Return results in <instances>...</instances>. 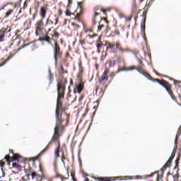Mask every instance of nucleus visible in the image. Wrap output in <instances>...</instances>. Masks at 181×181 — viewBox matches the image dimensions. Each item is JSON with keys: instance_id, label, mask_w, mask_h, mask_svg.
<instances>
[{"instance_id": "f257e3e1", "label": "nucleus", "mask_w": 181, "mask_h": 181, "mask_svg": "<svg viewBox=\"0 0 181 181\" xmlns=\"http://www.w3.org/2000/svg\"><path fill=\"white\" fill-rule=\"evenodd\" d=\"M56 118V126L54 127V134L51 141L47 145V146L49 145V148L52 146V144H57V146H60V134L61 132H63L66 127L69 125L70 116L64 113L62 116H60V117Z\"/></svg>"}, {"instance_id": "f03ea898", "label": "nucleus", "mask_w": 181, "mask_h": 181, "mask_svg": "<svg viewBox=\"0 0 181 181\" xmlns=\"http://www.w3.org/2000/svg\"><path fill=\"white\" fill-rule=\"evenodd\" d=\"M63 98H64V92L58 91V97L57 100V107L55 110L56 118H60V117H62L63 114H65L66 115H69V114L66 112V110H67V107L62 104V99Z\"/></svg>"}, {"instance_id": "7ed1b4c3", "label": "nucleus", "mask_w": 181, "mask_h": 181, "mask_svg": "<svg viewBox=\"0 0 181 181\" xmlns=\"http://www.w3.org/2000/svg\"><path fill=\"white\" fill-rule=\"evenodd\" d=\"M141 74H142V76H144L146 78H147V80H149L150 81H153V83H158V84L160 86H162V87H163L166 90V91H170V90H169V88H170V87H172V86H170V84L169 83H168L164 79L161 80V81H160L158 78H152L151 74H149L148 72L141 73Z\"/></svg>"}, {"instance_id": "20e7f679", "label": "nucleus", "mask_w": 181, "mask_h": 181, "mask_svg": "<svg viewBox=\"0 0 181 181\" xmlns=\"http://www.w3.org/2000/svg\"><path fill=\"white\" fill-rule=\"evenodd\" d=\"M146 15H147V13L146 11H144L142 14V18H144L141 20V35L143 39H144L145 42H146L147 40L146 34H145V23H146Z\"/></svg>"}, {"instance_id": "39448f33", "label": "nucleus", "mask_w": 181, "mask_h": 181, "mask_svg": "<svg viewBox=\"0 0 181 181\" xmlns=\"http://www.w3.org/2000/svg\"><path fill=\"white\" fill-rule=\"evenodd\" d=\"M21 158V156L19 154H13L12 157L9 155H6L4 157V159L7 162L8 165H11V162H15L16 160H19V158Z\"/></svg>"}, {"instance_id": "423d86ee", "label": "nucleus", "mask_w": 181, "mask_h": 181, "mask_svg": "<svg viewBox=\"0 0 181 181\" xmlns=\"http://www.w3.org/2000/svg\"><path fill=\"white\" fill-rule=\"evenodd\" d=\"M57 56L58 57H62V54L60 52V47L55 43L54 47V59L55 62V66L57 64Z\"/></svg>"}, {"instance_id": "0eeeda50", "label": "nucleus", "mask_w": 181, "mask_h": 181, "mask_svg": "<svg viewBox=\"0 0 181 181\" xmlns=\"http://www.w3.org/2000/svg\"><path fill=\"white\" fill-rule=\"evenodd\" d=\"M83 2H77L78 6H77V9H80L79 13H77V16L74 17V20H77L78 22H81V20L80 19V18H81L82 15L84 13V11L83 10V6H81V5H82Z\"/></svg>"}, {"instance_id": "6e6552de", "label": "nucleus", "mask_w": 181, "mask_h": 181, "mask_svg": "<svg viewBox=\"0 0 181 181\" xmlns=\"http://www.w3.org/2000/svg\"><path fill=\"white\" fill-rule=\"evenodd\" d=\"M138 7L136 6V0H134L132 6V16H134L135 21L138 18Z\"/></svg>"}, {"instance_id": "1a4fd4ad", "label": "nucleus", "mask_w": 181, "mask_h": 181, "mask_svg": "<svg viewBox=\"0 0 181 181\" xmlns=\"http://www.w3.org/2000/svg\"><path fill=\"white\" fill-rule=\"evenodd\" d=\"M132 70H136L138 71V73H139L140 74H142V73H146V72L141 71L135 66H132L129 68H127V67L119 68L118 72H119V71H131Z\"/></svg>"}, {"instance_id": "9d476101", "label": "nucleus", "mask_w": 181, "mask_h": 181, "mask_svg": "<svg viewBox=\"0 0 181 181\" xmlns=\"http://www.w3.org/2000/svg\"><path fill=\"white\" fill-rule=\"evenodd\" d=\"M49 146H50V144L47 146L41 152L39 153V154L35 157H31L29 158L30 160H32L33 162H35V160H39V158L43 155L45 152H47L49 151Z\"/></svg>"}, {"instance_id": "9b49d317", "label": "nucleus", "mask_w": 181, "mask_h": 181, "mask_svg": "<svg viewBox=\"0 0 181 181\" xmlns=\"http://www.w3.org/2000/svg\"><path fill=\"white\" fill-rule=\"evenodd\" d=\"M76 87L77 91H83L84 90V82H83V79L78 78L76 82Z\"/></svg>"}, {"instance_id": "f8f14e48", "label": "nucleus", "mask_w": 181, "mask_h": 181, "mask_svg": "<svg viewBox=\"0 0 181 181\" xmlns=\"http://www.w3.org/2000/svg\"><path fill=\"white\" fill-rule=\"evenodd\" d=\"M95 180L98 181H115V177H92Z\"/></svg>"}, {"instance_id": "ddd939ff", "label": "nucleus", "mask_w": 181, "mask_h": 181, "mask_svg": "<svg viewBox=\"0 0 181 181\" xmlns=\"http://www.w3.org/2000/svg\"><path fill=\"white\" fill-rule=\"evenodd\" d=\"M8 28L9 27H7V28H2L1 30H0V42H4V39L5 37V33H8L9 32H11V29L8 30Z\"/></svg>"}, {"instance_id": "4468645a", "label": "nucleus", "mask_w": 181, "mask_h": 181, "mask_svg": "<svg viewBox=\"0 0 181 181\" xmlns=\"http://www.w3.org/2000/svg\"><path fill=\"white\" fill-rule=\"evenodd\" d=\"M102 21L103 20V17L100 16V13L95 12L94 13V17L92 19V26H94V25H97V22H98V21Z\"/></svg>"}, {"instance_id": "2eb2a0df", "label": "nucleus", "mask_w": 181, "mask_h": 181, "mask_svg": "<svg viewBox=\"0 0 181 181\" xmlns=\"http://www.w3.org/2000/svg\"><path fill=\"white\" fill-rule=\"evenodd\" d=\"M108 69H105V71L103 72V74L101 77V78L98 79V81L100 84L104 83V81H107L108 80Z\"/></svg>"}, {"instance_id": "dca6fc26", "label": "nucleus", "mask_w": 181, "mask_h": 181, "mask_svg": "<svg viewBox=\"0 0 181 181\" xmlns=\"http://www.w3.org/2000/svg\"><path fill=\"white\" fill-rule=\"evenodd\" d=\"M174 158H175V153L173 152L171 156H170L168 160L163 166V168H165V169H166V168H170V165H172V160H173Z\"/></svg>"}, {"instance_id": "f3484780", "label": "nucleus", "mask_w": 181, "mask_h": 181, "mask_svg": "<svg viewBox=\"0 0 181 181\" xmlns=\"http://www.w3.org/2000/svg\"><path fill=\"white\" fill-rule=\"evenodd\" d=\"M66 174L67 177H64L59 173H57L56 177H57L58 179H61L62 181L67 180H69V177H70V175H69V172H67Z\"/></svg>"}, {"instance_id": "a211bd4d", "label": "nucleus", "mask_w": 181, "mask_h": 181, "mask_svg": "<svg viewBox=\"0 0 181 181\" xmlns=\"http://www.w3.org/2000/svg\"><path fill=\"white\" fill-rule=\"evenodd\" d=\"M54 158L55 159H57L60 158V146H57L54 150Z\"/></svg>"}, {"instance_id": "6ab92c4d", "label": "nucleus", "mask_w": 181, "mask_h": 181, "mask_svg": "<svg viewBox=\"0 0 181 181\" xmlns=\"http://www.w3.org/2000/svg\"><path fill=\"white\" fill-rule=\"evenodd\" d=\"M47 12V10H46V8L45 7H41L40 8V13L41 18L42 19H45V18H46Z\"/></svg>"}, {"instance_id": "aec40b11", "label": "nucleus", "mask_w": 181, "mask_h": 181, "mask_svg": "<svg viewBox=\"0 0 181 181\" xmlns=\"http://www.w3.org/2000/svg\"><path fill=\"white\" fill-rule=\"evenodd\" d=\"M180 157H181V154H178L176 160H175V166L174 167V170H176V169L177 170H179V162H180Z\"/></svg>"}, {"instance_id": "412c9836", "label": "nucleus", "mask_w": 181, "mask_h": 181, "mask_svg": "<svg viewBox=\"0 0 181 181\" xmlns=\"http://www.w3.org/2000/svg\"><path fill=\"white\" fill-rule=\"evenodd\" d=\"M37 26L36 28L37 30H43V26H45V24L43 23V18H42L37 23Z\"/></svg>"}, {"instance_id": "4be33fe9", "label": "nucleus", "mask_w": 181, "mask_h": 181, "mask_svg": "<svg viewBox=\"0 0 181 181\" xmlns=\"http://www.w3.org/2000/svg\"><path fill=\"white\" fill-rule=\"evenodd\" d=\"M57 91H66V86L63 83H57Z\"/></svg>"}, {"instance_id": "5701e85b", "label": "nucleus", "mask_w": 181, "mask_h": 181, "mask_svg": "<svg viewBox=\"0 0 181 181\" xmlns=\"http://www.w3.org/2000/svg\"><path fill=\"white\" fill-rule=\"evenodd\" d=\"M34 171L35 170L32 169L30 167H29L27 170H25L26 177H29Z\"/></svg>"}, {"instance_id": "b1692460", "label": "nucleus", "mask_w": 181, "mask_h": 181, "mask_svg": "<svg viewBox=\"0 0 181 181\" xmlns=\"http://www.w3.org/2000/svg\"><path fill=\"white\" fill-rule=\"evenodd\" d=\"M137 60L139 62V70H141V71H144V73H146V71H145V70H144L143 67H144V63L142 62V60H141V59L137 58Z\"/></svg>"}, {"instance_id": "393cba45", "label": "nucleus", "mask_w": 181, "mask_h": 181, "mask_svg": "<svg viewBox=\"0 0 181 181\" xmlns=\"http://www.w3.org/2000/svg\"><path fill=\"white\" fill-rule=\"evenodd\" d=\"M30 176L32 177V180H33L35 177H36L38 180V177H40V175L37 174L35 171H33L30 174Z\"/></svg>"}, {"instance_id": "a878e982", "label": "nucleus", "mask_w": 181, "mask_h": 181, "mask_svg": "<svg viewBox=\"0 0 181 181\" xmlns=\"http://www.w3.org/2000/svg\"><path fill=\"white\" fill-rule=\"evenodd\" d=\"M12 165L14 169H18V170H22V165L18 164L17 163H13Z\"/></svg>"}, {"instance_id": "bb28decb", "label": "nucleus", "mask_w": 181, "mask_h": 181, "mask_svg": "<svg viewBox=\"0 0 181 181\" xmlns=\"http://www.w3.org/2000/svg\"><path fill=\"white\" fill-rule=\"evenodd\" d=\"M61 152H62V162L63 163H64V160H66V159H67V158L66 157V155L64 154V150L61 148Z\"/></svg>"}, {"instance_id": "cd10ccee", "label": "nucleus", "mask_w": 181, "mask_h": 181, "mask_svg": "<svg viewBox=\"0 0 181 181\" xmlns=\"http://www.w3.org/2000/svg\"><path fill=\"white\" fill-rule=\"evenodd\" d=\"M48 72H49V81H53L54 76H53V74H52V71H51L50 69H48Z\"/></svg>"}, {"instance_id": "c85d7f7f", "label": "nucleus", "mask_w": 181, "mask_h": 181, "mask_svg": "<svg viewBox=\"0 0 181 181\" xmlns=\"http://www.w3.org/2000/svg\"><path fill=\"white\" fill-rule=\"evenodd\" d=\"M173 81H174L175 86H176V87L177 88V91H179V88H180L181 82L180 81H177L176 80H173Z\"/></svg>"}, {"instance_id": "c756f323", "label": "nucleus", "mask_w": 181, "mask_h": 181, "mask_svg": "<svg viewBox=\"0 0 181 181\" xmlns=\"http://www.w3.org/2000/svg\"><path fill=\"white\" fill-rule=\"evenodd\" d=\"M71 180L77 181V178L76 177V173L74 171L71 172Z\"/></svg>"}, {"instance_id": "7c9ffc66", "label": "nucleus", "mask_w": 181, "mask_h": 181, "mask_svg": "<svg viewBox=\"0 0 181 181\" xmlns=\"http://www.w3.org/2000/svg\"><path fill=\"white\" fill-rule=\"evenodd\" d=\"M14 56L15 54L10 53V55L4 60L5 63H8V61L11 60Z\"/></svg>"}, {"instance_id": "2f4dec72", "label": "nucleus", "mask_w": 181, "mask_h": 181, "mask_svg": "<svg viewBox=\"0 0 181 181\" xmlns=\"http://www.w3.org/2000/svg\"><path fill=\"white\" fill-rule=\"evenodd\" d=\"M116 49H117L120 52H127V49H124L119 47V42H116Z\"/></svg>"}, {"instance_id": "473e14b6", "label": "nucleus", "mask_w": 181, "mask_h": 181, "mask_svg": "<svg viewBox=\"0 0 181 181\" xmlns=\"http://www.w3.org/2000/svg\"><path fill=\"white\" fill-rule=\"evenodd\" d=\"M48 33H47V35L44 37V42H47L48 43H51L50 37L47 36Z\"/></svg>"}, {"instance_id": "72a5a7b5", "label": "nucleus", "mask_w": 181, "mask_h": 181, "mask_svg": "<svg viewBox=\"0 0 181 181\" xmlns=\"http://www.w3.org/2000/svg\"><path fill=\"white\" fill-rule=\"evenodd\" d=\"M115 61L114 60H111L110 62H109V67H114V66H115Z\"/></svg>"}, {"instance_id": "f704fd0d", "label": "nucleus", "mask_w": 181, "mask_h": 181, "mask_svg": "<svg viewBox=\"0 0 181 181\" xmlns=\"http://www.w3.org/2000/svg\"><path fill=\"white\" fill-rule=\"evenodd\" d=\"M106 45L108 49H114V46H115L114 44H111L110 42H107Z\"/></svg>"}, {"instance_id": "c9c22d12", "label": "nucleus", "mask_w": 181, "mask_h": 181, "mask_svg": "<svg viewBox=\"0 0 181 181\" xmlns=\"http://www.w3.org/2000/svg\"><path fill=\"white\" fill-rule=\"evenodd\" d=\"M132 177L131 176H125L123 177V179H121V180H132Z\"/></svg>"}, {"instance_id": "e433bc0d", "label": "nucleus", "mask_w": 181, "mask_h": 181, "mask_svg": "<svg viewBox=\"0 0 181 181\" xmlns=\"http://www.w3.org/2000/svg\"><path fill=\"white\" fill-rule=\"evenodd\" d=\"M13 12V10H9L6 13V18H8V16H10L11 14Z\"/></svg>"}, {"instance_id": "4c0bfd02", "label": "nucleus", "mask_w": 181, "mask_h": 181, "mask_svg": "<svg viewBox=\"0 0 181 181\" xmlns=\"http://www.w3.org/2000/svg\"><path fill=\"white\" fill-rule=\"evenodd\" d=\"M86 96V95H84V94H82V95H81V96H80V98H79V99H78V101L80 102V103H81V101H83V100H84V97Z\"/></svg>"}, {"instance_id": "58836bf2", "label": "nucleus", "mask_w": 181, "mask_h": 181, "mask_svg": "<svg viewBox=\"0 0 181 181\" xmlns=\"http://www.w3.org/2000/svg\"><path fill=\"white\" fill-rule=\"evenodd\" d=\"M169 94H170V95H171V98H173V100H175L176 99V98L175 97V95H173V92L170 91Z\"/></svg>"}, {"instance_id": "ea45409f", "label": "nucleus", "mask_w": 181, "mask_h": 181, "mask_svg": "<svg viewBox=\"0 0 181 181\" xmlns=\"http://www.w3.org/2000/svg\"><path fill=\"white\" fill-rule=\"evenodd\" d=\"M102 46H103V44H101V43L97 44L96 47H97L98 50H100V49H101Z\"/></svg>"}, {"instance_id": "a19ab883", "label": "nucleus", "mask_w": 181, "mask_h": 181, "mask_svg": "<svg viewBox=\"0 0 181 181\" xmlns=\"http://www.w3.org/2000/svg\"><path fill=\"white\" fill-rule=\"evenodd\" d=\"M0 166H1V170H2V168H4V166H5V162H4L3 160H0Z\"/></svg>"}, {"instance_id": "79ce46f5", "label": "nucleus", "mask_w": 181, "mask_h": 181, "mask_svg": "<svg viewBox=\"0 0 181 181\" xmlns=\"http://www.w3.org/2000/svg\"><path fill=\"white\" fill-rule=\"evenodd\" d=\"M103 28H104V25H98V32H100Z\"/></svg>"}, {"instance_id": "37998d69", "label": "nucleus", "mask_w": 181, "mask_h": 181, "mask_svg": "<svg viewBox=\"0 0 181 181\" xmlns=\"http://www.w3.org/2000/svg\"><path fill=\"white\" fill-rule=\"evenodd\" d=\"M87 112H88V108L86 109V112H84L82 115L83 118H84L86 115H87Z\"/></svg>"}, {"instance_id": "c03bdc74", "label": "nucleus", "mask_w": 181, "mask_h": 181, "mask_svg": "<svg viewBox=\"0 0 181 181\" xmlns=\"http://www.w3.org/2000/svg\"><path fill=\"white\" fill-rule=\"evenodd\" d=\"M65 15L66 16H70L71 15H74V13H70L68 10L65 12Z\"/></svg>"}, {"instance_id": "a18cd8bd", "label": "nucleus", "mask_w": 181, "mask_h": 181, "mask_svg": "<svg viewBox=\"0 0 181 181\" xmlns=\"http://www.w3.org/2000/svg\"><path fill=\"white\" fill-rule=\"evenodd\" d=\"M125 19H126V22H131V20L132 19V16L129 17V18H127V17H124Z\"/></svg>"}, {"instance_id": "49530a36", "label": "nucleus", "mask_w": 181, "mask_h": 181, "mask_svg": "<svg viewBox=\"0 0 181 181\" xmlns=\"http://www.w3.org/2000/svg\"><path fill=\"white\" fill-rule=\"evenodd\" d=\"M54 36L55 37H57V38H59V36H60V35L59 34V33L55 32L54 34Z\"/></svg>"}, {"instance_id": "de8ad7c7", "label": "nucleus", "mask_w": 181, "mask_h": 181, "mask_svg": "<svg viewBox=\"0 0 181 181\" xmlns=\"http://www.w3.org/2000/svg\"><path fill=\"white\" fill-rule=\"evenodd\" d=\"M28 46H29V44L24 45H23L21 47H20V48L18 49V50H21V49H25V47H28Z\"/></svg>"}, {"instance_id": "09e8293b", "label": "nucleus", "mask_w": 181, "mask_h": 181, "mask_svg": "<svg viewBox=\"0 0 181 181\" xmlns=\"http://www.w3.org/2000/svg\"><path fill=\"white\" fill-rule=\"evenodd\" d=\"M72 25H73L74 26H75V28H76L77 29H80V28H81V26L78 25L76 24V23H73Z\"/></svg>"}, {"instance_id": "8fccbe9b", "label": "nucleus", "mask_w": 181, "mask_h": 181, "mask_svg": "<svg viewBox=\"0 0 181 181\" xmlns=\"http://www.w3.org/2000/svg\"><path fill=\"white\" fill-rule=\"evenodd\" d=\"M111 29V28H110V26H107V28L105 30V33H108L110 32V30Z\"/></svg>"}, {"instance_id": "3c124183", "label": "nucleus", "mask_w": 181, "mask_h": 181, "mask_svg": "<svg viewBox=\"0 0 181 181\" xmlns=\"http://www.w3.org/2000/svg\"><path fill=\"white\" fill-rule=\"evenodd\" d=\"M39 6H40V4H39V2H37L35 4V9L36 10L39 9Z\"/></svg>"}, {"instance_id": "603ef678", "label": "nucleus", "mask_w": 181, "mask_h": 181, "mask_svg": "<svg viewBox=\"0 0 181 181\" xmlns=\"http://www.w3.org/2000/svg\"><path fill=\"white\" fill-rule=\"evenodd\" d=\"M5 64H6V62H5V61L2 63H0V67H2V66H5Z\"/></svg>"}, {"instance_id": "864d4df0", "label": "nucleus", "mask_w": 181, "mask_h": 181, "mask_svg": "<svg viewBox=\"0 0 181 181\" xmlns=\"http://www.w3.org/2000/svg\"><path fill=\"white\" fill-rule=\"evenodd\" d=\"M153 73H155V74H156V76H160V74L158 73V71H156V70L153 69Z\"/></svg>"}, {"instance_id": "5fc2aeb1", "label": "nucleus", "mask_w": 181, "mask_h": 181, "mask_svg": "<svg viewBox=\"0 0 181 181\" xmlns=\"http://www.w3.org/2000/svg\"><path fill=\"white\" fill-rule=\"evenodd\" d=\"M153 175H155V173H152L151 175H147L146 177H152Z\"/></svg>"}, {"instance_id": "6e6d98bb", "label": "nucleus", "mask_w": 181, "mask_h": 181, "mask_svg": "<svg viewBox=\"0 0 181 181\" xmlns=\"http://www.w3.org/2000/svg\"><path fill=\"white\" fill-rule=\"evenodd\" d=\"M72 2L71 0H68V6H70V5H71Z\"/></svg>"}, {"instance_id": "4d7b16f0", "label": "nucleus", "mask_w": 181, "mask_h": 181, "mask_svg": "<svg viewBox=\"0 0 181 181\" xmlns=\"http://www.w3.org/2000/svg\"><path fill=\"white\" fill-rule=\"evenodd\" d=\"M115 34L117 35V36H119V32L116 30L115 31Z\"/></svg>"}, {"instance_id": "13d9d810", "label": "nucleus", "mask_w": 181, "mask_h": 181, "mask_svg": "<svg viewBox=\"0 0 181 181\" xmlns=\"http://www.w3.org/2000/svg\"><path fill=\"white\" fill-rule=\"evenodd\" d=\"M119 16L120 19H122V18H125V16H124L122 14H119Z\"/></svg>"}, {"instance_id": "bf43d9fd", "label": "nucleus", "mask_w": 181, "mask_h": 181, "mask_svg": "<svg viewBox=\"0 0 181 181\" xmlns=\"http://www.w3.org/2000/svg\"><path fill=\"white\" fill-rule=\"evenodd\" d=\"M57 23H59V18L55 19V25H57Z\"/></svg>"}, {"instance_id": "052dcab7", "label": "nucleus", "mask_w": 181, "mask_h": 181, "mask_svg": "<svg viewBox=\"0 0 181 181\" xmlns=\"http://www.w3.org/2000/svg\"><path fill=\"white\" fill-rule=\"evenodd\" d=\"M9 152H11V153H12V155H15L16 153L13 152V150L12 149H9Z\"/></svg>"}, {"instance_id": "680f3d73", "label": "nucleus", "mask_w": 181, "mask_h": 181, "mask_svg": "<svg viewBox=\"0 0 181 181\" xmlns=\"http://www.w3.org/2000/svg\"><path fill=\"white\" fill-rule=\"evenodd\" d=\"M61 71H62V74H64V68H63V66H62V68H61Z\"/></svg>"}, {"instance_id": "e2e57ef3", "label": "nucleus", "mask_w": 181, "mask_h": 181, "mask_svg": "<svg viewBox=\"0 0 181 181\" xmlns=\"http://www.w3.org/2000/svg\"><path fill=\"white\" fill-rule=\"evenodd\" d=\"M20 181H28V180L25 179V177H22Z\"/></svg>"}, {"instance_id": "0e129e2a", "label": "nucleus", "mask_w": 181, "mask_h": 181, "mask_svg": "<svg viewBox=\"0 0 181 181\" xmlns=\"http://www.w3.org/2000/svg\"><path fill=\"white\" fill-rule=\"evenodd\" d=\"M83 175L84 177H87V176H88V174H87L84 172H83Z\"/></svg>"}, {"instance_id": "69168bd1", "label": "nucleus", "mask_w": 181, "mask_h": 181, "mask_svg": "<svg viewBox=\"0 0 181 181\" xmlns=\"http://www.w3.org/2000/svg\"><path fill=\"white\" fill-rule=\"evenodd\" d=\"M39 40L41 41V42L45 41V37H40Z\"/></svg>"}, {"instance_id": "338daca9", "label": "nucleus", "mask_w": 181, "mask_h": 181, "mask_svg": "<svg viewBox=\"0 0 181 181\" xmlns=\"http://www.w3.org/2000/svg\"><path fill=\"white\" fill-rule=\"evenodd\" d=\"M39 168H40V170L42 172V164L39 165Z\"/></svg>"}, {"instance_id": "774afa93", "label": "nucleus", "mask_w": 181, "mask_h": 181, "mask_svg": "<svg viewBox=\"0 0 181 181\" xmlns=\"http://www.w3.org/2000/svg\"><path fill=\"white\" fill-rule=\"evenodd\" d=\"M156 181H159V174H158Z\"/></svg>"}]
</instances>
